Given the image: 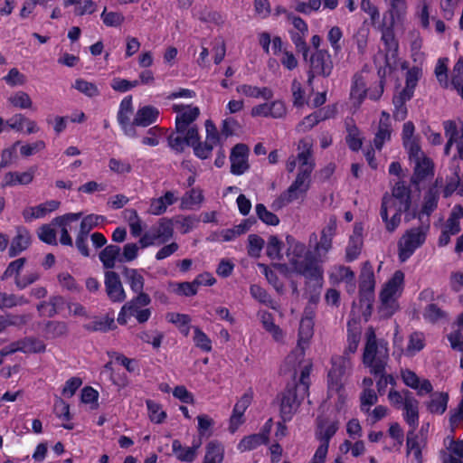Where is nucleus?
I'll use <instances>...</instances> for the list:
<instances>
[{
  "instance_id": "obj_1",
  "label": "nucleus",
  "mask_w": 463,
  "mask_h": 463,
  "mask_svg": "<svg viewBox=\"0 0 463 463\" xmlns=\"http://www.w3.org/2000/svg\"><path fill=\"white\" fill-rule=\"evenodd\" d=\"M411 190L403 182H397L392 194H385L382 199L380 215L386 230L393 232L401 222V215L411 207Z\"/></svg>"
},
{
  "instance_id": "obj_2",
  "label": "nucleus",
  "mask_w": 463,
  "mask_h": 463,
  "mask_svg": "<svg viewBox=\"0 0 463 463\" xmlns=\"http://www.w3.org/2000/svg\"><path fill=\"white\" fill-rule=\"evenodd\" d=\"M389 361V349L387 342L377 341L373 329L369 328L366 333V344L363 354V362L373 375L383 373L387 384L395 385L396 381L392 374L386 373Z\"/></svg>"
},
{
  "instance_id": "obj_3",
  "label": "nucleus",
  "mask_w": 463,
  "mask_h": 463,
  "mask_svg": "<svg viewBox=\"0 0 463 463\" xmlns=\"http://www.w3.org/2000/svg\"><path fill=\"white\" fill-rule=\"evenodd\" d=\"M298 150L297 160L299 162V167L293 183L308 191L311 184V173L315 168V162L312 158V144L302 139L298 143Z\"/></svg>"
},
{
  "instance_id": "obj_4",
  "label": "nucleus",
  "mask_w": 463,
  "mask_h": 463,
  "mask_svg": "<svg viewBox=\"0 0 463 463\" xmlns=\"http://www.w3.org/2000/svg\"><path fill=\"white\" fill-rule=\"evenodd\" d=\"M404 280V274L397 270L384 285L380 294V312L384 317H391L396 310V298L402 288Z\"/></svg>"
},
{
  "instance_id": "obj_5",
  "label": "nucleus",
  "mask_w": 463,
  "mask_h": 463,
  "mask_svg": "<svg viewBox=\"0 0 463 463\" xmlns=\"http://www.w3.org/2000/svg\"><path fill=\"white\" fill-rule=\"evenodd\" d=\"M306 385H288L280 395V416L284 422L292 419L307 396Z\"/></svg>"
},
{
  "instance_id": "obj_6",
  "label": "nucleus",
  "mask_w": 463,
  "mask_h": 463,
  "mask_svg": "<svg viewBox=\"0 0 463 463\" xmlns=\"http://www.w3.org/2000/svg\"><path fill=\"white\" fill-rule=\"evenodd\" d=\"M429 225L411 228L405 232L398 242L399 259L406 261L426 240Z\"/></svg>"
},
{
  "instance_id": "obj_7",
  "label": "nucleus",
  "mask_w": 463,
  "mask_h": 463,
  "mask_svg": "<svg viewBox=\"0 0 463 463\" xmlns=\"http://www.w3.org/2000/svg\"><path fill=\"white\" fill-rule=\"evenodd\" d=\"M314 335V321L311 317H302L299 323L298 339L296 348L288 355L287 362L292 364H300L305 356V351L309 346L310 339Z\"/></svg>"
},
{
  "instance_id": "obj_8",
  "label": "nucleus",
  "mask_w": 463,
  "mask_h": 463,
  "mask_svg": "<svg viewBox=\"0 0 463 463\" xmlns=\"http://www.w3.org/2000/svg\"><path fill=\"white\" fill-rule=\"evenodd\" d=\"M319 262L321 261L311 251H307L302 260H291V265L298 274L317 282L322 280L324 273Z\"/></svg>"
},
{
  "instance_id": "obj_9",
  "label": "nucleus",
  "mask_w": 463,
  "mask_h": 463,
  "mask_svg": "<svg viewBox=\"0 0 463 463\" xmlns=\"http://www.w3.org/2000/svg\"><path fill=\"white\" fill-rule=\"evenodd\" d=\"M382 41L385 46V67L380 69L378 73L381 78H384L387 73L397 68L398 43L394 38L392 30L390 27L383 31Z\"/></svg>"
},
{
  "instance_id": "obj_10",
  "label": "nucleus",
  "mask_w": 463,
  "mask_h": 463,
  "mask_svg": "<svg viewBox=\"0 0 463 463\" xmlns=\"http://www.w3.org/2000/svg\"><path fill=\"white\" fill-rule=\"evenodd\" d=\"M375 287L374 273L372 265L364 262L360 274V303L366 306L367 309H371L373 300V292Z\"/></svg>"
},
{
  "instance_id": "obj_11",
  "label": "nucleus",
  "mask_w": 463,
  "mask_h": 463,
  "mask_svg": "<svg viewBox=\"0 0 463 463\" xmlns=\"http://www.w3.org/2000/svg\"><path fill=\"white\" fill-rule=\"evenodd\" d=\"M173 110L177 114L175 118V130L177 134H184L185 131L197 128L194 122L200 115L198 107L175 104L173 106Z\"/></svg>"
},
{
  "instance_id": "obj_12",
  "label": "nucleus",
  "mask_w": 463,
  "mask_h": 463,
  "mask_svg": "<svg viewBox=\"0 0 463 463\" xmlns=\"http://www.w3.org/2000/svg\"><path fill=\"white\" fill-rule=\"evenodd\" d=\"M332 368L327 374L328 392L339 390L344 386L343 377L351 368V361L345 355H336L332 357Z\"/></svg>"
},
{
  "instance_id": "obj_13",
  "label": "nucleus",
  "mask_w": 463,
  "mask_h": 463,
  "mask_svg": "<svg viewBox=\"0 0 463 463\" xmlns=\"http://www.w3.org/2000/svg\"><path fill=\"white\" fill-rule=\"evenodd\" d=\"M134 109L132 104V97L128 96L122 99L118 111L117 119L120 125L124 134L129 137H137V133L134 120L130 118L133 116Z\"/></svg>"
},
{
  "instance_id": "obj_14",
  "label": "nucleus",
  "mask_w": 463,
  "mask_h": 463,
  "mask_svg": "<svg viewBox=\"0 0 463 463\" xmlns=\"http://www.w3.org/2000/svg\"><path fill=\"white\" fill-rule=\"evenodd\" d=\"M104 286L108 298L113 303H122L127 298V294L119 275L112 270L104 274Z\"/></svg>"
},
{
  "instance_id": "obj_15",
  "label": "nucleus",
  "mask_w": 463,
  "mask_h": 463,
  "mask_svg": "<svg viewBox=\"0 0 463 463\" xmlns=\"http://www.w3.org/2000/svg\"><path fill=\"white\" fill-rule=\"evenodd\" d=\"M309 66L317 76L326 78L332 73L334 63L327 51L317 50L310 57Z\"/></svg>"
},
{
  "instance_id": "obj_16",
  "label": "nucleus",
  "mask_w": 463,
  "mask_h": 463,
  "mask_svg": "<svg viewBox=\"0 0 463 463\" xmlns=\"http://www.w3.org/2000/svg\"><path fill=\"white\" fill-rule=\"evenodd\" d=\"M248 153L249 148L244 144H237L233 146L230 156L232 174L241 175L249 169Z\"/></svg>"
},
{
  "instance_id": "obj_17",
  "label": "nucleus",
  "mask_w": 463,
  "mask_h": 463,
  "mask_svg": "<svg viewBox=\"0 0 463 463\" xmlns=\"http://www.w3.org/2000/svg\"><path fill=\"white\" fill-rule=\"evenodd\" d=\"M198 139V128H193L184 134H177L176 130L167 138L168 146L176 153L184 152L185 146H191Z\"/></svg>"
},
{
  "instance_id": "obj_18",
  "label": "nucleus",
  "mask_w": 463,
  "mask_h": 463,
  "mask_svg": "<svg viewBox=\"0 0 463 463\" xmlns=\"http://www.w3.org/2000/svg\"><path fill=\"white\" fill-rule=\"evenodd\" d=\"M150 232L158 244L168 241L174 235V220L169 218L159 219L156 225H154Z\"/></svg>"
},
{
  "instance_id": "obj_19",
  "label": "nucleus",
  "mask_w": 463,
  "mask_h": 463,
  "mask_svg": "<svg viewBox=\"0 0 463 463\" xmlns=\"http://www.w3.org/2000/svg\"><path fill=\"white\" fill-rule=\"evenodd\" d=\"M338 429L337 421H330L326 419H317V430L316 432L317 438L321 441L319 446H324L328 451V445L331 438L335 434Z\"/></svg>"
},
{
  "instance_id": "obj_20",
  "label": "nucleus",
  "mask_w": 463,
  "mask_h": 463,
  "mask_svg": "<svg viewBox=\"0 0 463 463\" xmlns=\"http://www.w3.org/2000/svg\"><path fill=\"white\" fill-rule=\"evenodd\" d=\"M307 193V191L300 186L298 187L297 184L292 183L288 188L273 202L272 208L274 210L281 209L288 203L299 198H303Z\"/></svg>"
},
{
  "instance_id": "obj_21",
  "label": "nucleus",
  "mask_w": 463,
  "mask_h": 463,
  "mask_svg": "<svg viewBox=\"0 0 463 463\" xmlns=\"http://www.w3.org/2000/svg\"><path fill=\"white\" fill-rule=\"evenodd\" d=\"M31 243V234L24 227H17L16 235L12 240L8 255L13 258L25 250Z\"/></svg>"
},
{
  "instance_id": "obj_22",
  "label": "nucleus",
  "mask_w": 463,
  "mask_h": 463,
  "mask_svg": "<svg viewBox=\"0 0 463 463\" xmlns=\"http://www.w3.org/2000/svg\"><path fill=\"white\" fill-rule=\"evenodd\" d=\"M335 110L330 108L319 109L303 118L298 125L297 129L299 132H307L313 127L317 125L320 121L326 120L334 116Z\"/></svg>"
},
{
  "instance_id": "obj_23",
  "label": "nucleus",
  "mask_w": 463,
  "mask_h": 463,
  "mask_svg": "<svg viewBox=\"0 0 463 463\" xmlns=\"http://www.w3.org/2000/svg\"><path fill=\"white\" fill-rule=\"evenodd\" d=\"M363 244L362 228L355 226L345 248V259L347 262H352L360 256Z\"/></svg>"
},
{
  "instance_id": "obj_24",
  "label": "nucleus",
  "mask_w": 463,
  "mask_h": 463,
  "mask_svg": "<svg viewBox=\"0 0 463 463\" xmlns=\"http://www.w3.org/2000/svg\"><path fill=\"white\" fill-rule=\"evenodd\" d=\"M251 395L245 393L234 405L232 414L230 419V430L234 432L238 427L243 423V414L251 402Z\"/></svg>"
},
{
  "instance_id": "obj_25",
  "label": "nucleus",
  "mask_w": 463,
  "mask_h": 463,
  "mask_svg": "<svg viewBox=\"0 0 463 463\" xmlns=\"http://www.w3.org/2000/svg\"><path fill=\"white\" fill-rule=\"evenodd\" d=\"M405 405L404 419L413 430H416L419 423V402L413 397L412 393L404 390Z\"/></svg>"
},
{
  "instance_id": "obj_26",
  "label": "nucleus",
  "mask_w": 463,
  "mask_h": 463,
  "mask_svg": "<svg viewBox=\"0 0 463 463\" xmlns=\"http://www.w3.org/2000/svg\"><path fill=\"white\" fill-rule=\"evenodd\" d=\"M201 441H194L191 447H183L180 440L175 439L172 442V451L176 458L183 462H193L197 456V449Z\"/></svg>"
},
{
  "instance_id": "obj_27",
  "label": "nucleus",
  "mask_w": 463,
  "mask_h": 463,
  "mask_svg": "<svg viewBox=\"0 0 463 463\" xmlns=\"http://www.w3.org/2000/svg\"><path fill=\"white\" fill-rule=\"evenodd\" d=\"M159 116V111L153 106H144L140 108L134 118L136 127H148L155 123Z\"/></svg>"
},
{
  "instance_id": "obj_28",
  "label": "nucleus",
  "mask_w": 463,
  "mask_h": 463,
  "mask_svg": "<svg viewBox=\"0 0 463 463\" xmlns=\"http://www.w3.org/2000/svg\"><path fill=\"white\" fill-rule=\"evenodd\" d=\"M329 278L334 283L345 281L350 287L349 290H354V273L349 267H345L343 265L334 267L333 270L329 275Z\"/></svg>"
},
{
  "instance_id": "obj_29",
  "label": "nucleus",
  "mask_w": 463,
  "mask_h": 463,
  "mask_svg": "<svg viewBox=\"0 0 463 463\" xmlns=\"http://www.w3.org/2000/svg\"><path fill=\"white\" fill-rule=\"evenodd\" d=\"M34 170L33 168L26 172H8L5 175L2 186H14L17 184H28L33 180Z\"/></svg>"
},
{
  "instance_id": "obj_30",
  "label": "nucleus",
  "mask_w": 463,
  "mask_h": 463,
  "mask_svg": "<svg viewBox=\"0 0 463 463\" xmlns=\"http://www.w3.org/2000/svg\"><path fill=\"white\" fill-rule=\"evenodd\" d=\"M120 247L115 244L106 246L99 255V260L105 269H113L116 261L120 258Z\"/></svg>"
},
{
  "instance_id": "obj_31",
  "label": "nucleus",
  "mask_w": 463,
  "mask_h": 463,
  "mask_svg": "<svg viewBox=\"0 0 463 463\" xmlns=\"http://www.w3.org/2000/svg\"><path fill=\"white\" fill-rule=\"evenodd\" d=\"M122 274L134 293L144 290L145 279L137 269L125 267Z\"/></svg>"
},
{
  "instance_id": "obj_32",
  "label": "nucleus",
  "mask_w": 463,
  "mask_h": 463,
  "mask_svg": "<svg viewBox=\"0 0 463 463\" xmlns=\"http://www.w3.org/2000/svg\"><path fill=\"white\" fill-rule=\"evenodd\" d=\"M448 402L449 394L447 392H434L430 395V401L426 402L427 409L430 413L443 414Z\"/></svg>"
},
{
  "instance_id": "obj_33",
  "label": "nucleus",
  "mask_w": 463,
  "mask_h": 463,
  "mask_svg": "<svg viewBox=\"0 0 463 463\" xmlns=\"http://www.w3.org/2000/svg\"><path fill=\"white\" fill-rule=\"evenodd\" d=\"M268 442L267 434L256 433L244 437L238 444V449L241 452L249 451L257 449L262 444Z\"/></svg>"
},
{
  "instance_id": "obj_34",
  "label": "nucleus",
  "mask_w": 463,
  "mask_h": 463,
  "mask_svg": "<svg viewBox=\"0 0 463 463\" xmlns=\"http://www.w3.org/2000/svg\"><path fill=\"white\" fill-rule=\"evenodd\" d=\"M413 163L415 164V167L411 181L414 184L420 183L432 174V163L428 157L425 156L423 159L416 160Z\"/></svg>"
},
{
  "instance_id": "obj_35",
  "label": "nucleus",
  "mask_w": 463,
  "mask_h": 463,
  "mask_svg": "<svg viewBox=\"0 0 463 463\" xmlns=\"http://www.w3.org/2000/svg\"><path fill=\"white\" fill-rule=\"evenodd\" d=\"M411 99V97L402 92H399V94L393 96L392 104L394 106V110L392 114L395 120L402 121L406 118L408 114L406 102Z\"/></svg>"
},
{
  "instance_id": "obj_36",
  "label": "nucleus",
  "mask_w": 463,
  "mask_h": 463,
  "mask_svg": "<svg viewBox=\"0 0 463 463\" xmlns=\"http://www.w3.org/2000/svg\"><path fill=\"white\" fill-rule=\"evenodd\" d=\"M442 125L446 138L455 144L462 136L463 123L449 119L443 121Z\"/></svg>"
},
{
  "instance_id": "obj_37",
  "label": "nucleus",
  "mask_w": 463,
  "mask_h": 463,
  "mask_svg": "<svg viewBox=\"0 0 463 463\" xmlns=\"http://www.w3.org/2000/svg\"><path fill=\"white\" fill-rule=\"evenodd\" d=\"M223 453V448L220 443L211 441L206 447V453L203 463H222Z\"/></svg>"
},
{
  "instance_id": "obj_38",
  "label": "nucleus",
  "mask_w": 463,
  "mask_h": 463,
  "mask_svg": "<svg viewBox=\"0 0 463 463\" xmlns=\"http://www.w3.org/2000/svg\"><path fill=\"white\" fill-rule=\"evenodd\" d=\"M115 327L116 326L114 318L109 317L108 316L100 318H96L84 326V328L86 330L91 332H107L109 330L114 329Z\"/></svg>"
},
{
  "instance_id": "obj_39",
  "label": "nucleus",
  "mask_w": 463,
  "mask_h": 463,
  "mask_svg": "<svg viewBox=\"0 0 463 463\" xmlns=\"http://www.w3.org/2000/svg\"><path fill=\"white\" fill-rule=\"evenodd\" d=\"M420 76V69H419L418 67H412L411 69H410L406 73L405 87L401 92L412 98L414 94V90L417 86V83Z\"/></svg>"
},
{
  "instance_id": "obj_40",
  "label": "nucleus",
  "mask_w": 463,
  "mask_h": 463,
  "mask_svg": "<svg viewBox=\"0 0 463 463\" xmlns=\"http://www.w3.org/2000/svg\"><path fill=\"white\" fill-rule=\"evenodd\" d=\"M27 303L28 300L23 296L0 292V309H8Z\"/></svg>"
},
{
  "instance_id": "obj_41",
  "label": "nucleus",
  "mask_w": 463,
  "mask_h": 463,
  "mask_svg": "<svg viewBox=\"0 0 463 463\" xmlns=\"http://www.w3.org/2000/svg\"><path fill=\"white\" fill-rule=\"evenodd\" d=\"M26 263L25 258H19L13 261H11L5 270L4 271L3 275L1 276L2 280L8 279L10 278H14V280L18 278H21V271L24 267V264Z\"/></svg>"
},
{
  "instance_id": "obj_42",
  "label": "nucleus",
  "mask_w": 463,
  "mask_h": 463,
  "mask_svg": "<svg viewBox=\"0 0 463 463\" xmlns=\"http://www.w3.org/2000/svg\"><path fill=\"white\" fill-rule=\"evenodd\" d=\"M346 143L353 151H358L363 145L360 131L354 124L346 123Z\"/></svg>"
},
{
  "instance_id": "obj_43",
  "label": "nucleus",
  "mask_w": 463,
  "mask_h": 463,
  "mask_svg": "<svg viewBox=\"0 0 463 463\" xmlns=\"http://www.w3.org/2000/svg\"><path fill=\"white\" fill-rule=\"evenodd\" d=\"M287 242L289 247L287 250V256L288 258V261L291 264V260L297 259L300 260L303 256L305 257L306 246L305 244L296 241L293 237L287 236Z\"/></svg>"
},
{
  "instance_id": "obj_44",
  "label": "nucleus",
  "mask_w": 463,
  "mask_h": 463,
  "mask_svg": "<svg viewBox=\"0 0 463 463\" xmlns=\"http://www.w3.org/2000/svg\"><path fill=\"white\" fill-rule=\"evenodd\" d=\"M283 242L275 235L269 238L266 253L269 258L275 260H281L283 255L281 253Z\"/></svg>"
},
{
  "instance_id": "obj_45",
  "label": "nucleus",
  "mask_w": 463,
  "mask_h": 463,
  "mask_svg": "<svg viewBox=\"0 0 463 463\" xmlns=\"http://www.w3.org/2000/svg\"><path fill=\"white\" fill-rule=\"evenodd\" d=\"M451 84L463 99V58L460 57L455 63L452 71Z\"/></svg>"
},
{
  "instance_id": "obj_46",
  "label": "nucleus",
  "mask_w": 463,
  "mask_h": 463,
  "mask_svg": "<svg viewBox=\"0 0 463 463\" xmlns=\"http://www.w3.org/2000/svg\"><path fill=\"white\" fill-rule=\"evenodd\" d=\"M173 220L174 223L178 225L183 234L190 232L192 230L197 227L198 223L200 222V218L195 215L177 216Z\"/></svg>"
},
{
  "instance_id": "obj_47",
  "label": "nucleus",
  "mask_w": 463,
  "mask_h": 463,
  "mask_svg": "<svg viewBox=\"0 0 463 463\" xmlns=\"http://www.w3.org/2000/svg\"><path fill=\"white\" fill-rule=\"evenodd\" d=\"M333 247V240L320 236L319 241H317L314 246V252H312L321 262L327 260V253Z\"/></svg>"
},
{
  "instance_id": "obj_48",
  "label": "nucleus",
  "mask_w": 463,
  "mask_h": 463,
  "mask_svg": "<svg viewBox=\"0 0 463 463\" xmlns=\"http://www.w3.org/2000/svg\"><path fill=\"white\" fill-rule=\"evenodd\" d=\"M250 293L256 300L264 304L270 308H276V302L272 299L270 295L259 285H251Z\"/></svg>"
},
{
  "instance_id": "obj_49",
  "label": "nucleus",
  "mask_w": 463,
  "mask_h": 463,
  "mask_svg": "<svg viewBox=\"0 0 463 463\" xmlns=\"http://www.w3.org/2000/svg\"><path fill=\"white\" fill-rule=\"evenodd\" d=\"M425 346V337L421 332H413L410 335L409 343L406 348L408 354H414Z\"/></svg>"
},
{
  "instance_id": "obj_50",
  "label": "nucleus",
  "mask_w": 463,
  "mask_h": 463,
  "mask_svg": "<svg viewBox=\"0 0 463 463\" xmlns=\"http://www.w3.org/2000/svg\"><path fill=\"white\" fill-rule=\"evenodd\" d=\"M258 218L267 225L276 226L279 223V217L267 210L266 206L262 203H258L255 207Z\"/></svg>"
},
{
  "instance_id": "obj_51",
  "label": "nucleus",
  "mask_w": 463,
  "mask_h": 463,
  "mask_svg": "<svg viewBox=\"0 0 463 463\" xmlns=\"http://www.w3.org/2000/svg\"><path fill=\"white\" fill-rule=\"evenodd\" d=\"M392 128L384 123L379 124L377 132L373 138V145L376 149L381 150L383 144L391 139Z\"/></svg>"
},
{
  "instance_id": "obj_52",
  "label": "nucleus",
  "mask_w": 463,
  "mask_h": 463,
  "mask_svg": "<svg viewBox=\"0 0 463 463\" xmlns=\"http://www.w3.org/2000/svg\"><path fill=\"white\" fill-rule=\"evenodd\" d=\"M407 10L406 0H392L389 13L391 15L390 25L392 26L395 20H400L405 15Z\"/></svg>"
},
{
  "instance_id": "obj_53",
  "label": "nucleus",
  "mask_w": 463,
  "mask_h": 463,
  "mask_svg": "<svg viewBox=\"0 0 463 463\" xmlns=\"http://www.w3.org/2000/svg\"><path fill=\"white\" fill-rule=\"evenodd\" d=\"M248 241L249 244L247 250L249 256L252 258H259L265 244L264 240L257 234H250L248 237Z\"/></svg>"
},
{
  "instance_id": "obj_54",
  "label": "nucleus",
  "mask_w": 463,
  "mask_h": 463,
  "mask_svg": "<svg viewBox=\"0 0 463 463\" xmlns=\"http://www.w3.org/2000/svg\"><path fill=\"white\" fill-rule=\"evenodd\" d=\"M106 218L103 215L89 214L84 217L80 222V231L81 233L89 235L90 232L97 227L100 222H103Z\"/></svg>"
},
{
  "instance_id": "obj_55",
  "label": "nucleus",
  "mask_w": 463,
  "mask_h": 463,
  "mask_svg": "<svg viewBox=\"0 0 463 463\" xmlns=\"http://www.w3.org/2000/svg\"><path fill=\"white\" fill-rule=\"evenodd\" d=\"M446 313L441 310L436 304H429L424 311L423 317L430 323H437L444 318H446Z\"/></svg>"
},
{
  "instance_id": "obj_56",
  "label": "nucleus",
  "mask_w": 463,
  "mask_h": 463,
  "mask_svg": "<svg viewBox=\"0 0 463 463\" xmlns=\"http://www.w3.org/2000/svg\"><path fill=\"white\" fill-rule=\"evenodd\" d=\"M68 327L64 322L50 321L45 326V334L52 338L62 336L67 334Z\"/></svg>"
},
{
  "instance_id": "obj_57",
  "label": "nucleus",
  "mask_w": 463,
  "mask_h": 463,
  "mask_svg": "<svg viewBox=\"0 0 463 463\" xmlns=\"http://www.w3.org/2000/svg\"><path fill=\"white\" fill-rule=\"evenodd\" d=\"M361 410L364 412L370 411L371 406L378 402V396L372 388H364L360 395Z\"/></svg>"
},
{
  "instance_id": "obj_58",
  "label": "nucleus",
  "mask_w": 463,
  "mask_h": 463,
  "mask_svg": "<svg viewBox=\"0 0 463 463\" xmlns=\"http://www.w3.org/2000/svg\"><path fill=\"white\" fill-rule=\"evenodd\" d=\"M407 449L408 453H413L418 463H422L421 448L419 444L418 437L414 434L413 430H410L407 434Z\"/></svg>"
},
{
  "instance_id": "obj_59",
  "label": "nucleus",
  "mask_w": 463,
  "mask_h": 463,
  "mask_svg": "<svg viewBox=\"0 0 463 463\" xmlns=\"http://www.w3.org/2000/svg\"><path fill=\"white\" fill-rule=\"evenodd\" d=\"M104 24L109 27H118L120 26L124 21L125 17L121 13L118 12H108L107 8H104L103 12L100 15Z\"/></svg>"
},
{
  "instance_id": "obj_60",
  "label": "nucleus",
  "mask_w": 463,
  "mask_h": 463,
  "mask_svg": "<svg viewBox=\"0 0 463 463\" xmlns=\"http://www.w3.org/2000/svg\"><path fill=\"white\" fill-rule=\"evenodd\" d=\"M24 353H43L46 349V345L42 340L37 338H25L21 340Z\"/></svg>"
},
{
  "instance_id": "obj_61",
  "label": "nucleus",
  "mask_w": 463,
  "mask_h": 463,
  "mask_svg": "<svg viewBox=\"0 0 463 463\" xmlns=\"http://www.w3.org/2000/svg\"><path fill=\"white\" fill-rule=\"evenodd\" d=\"M73 88L90 98L96 97L99 94V89L94 83L82 79H77Z\"/></svg>"
},
{
  "instance_id": "obj_62",
  "label": "nucleus",
  "mask_w": 463,
  "mask_h": 463,
  "mask_svg": "<svg viewBox=\"0 0 463 463\" xmlns=\"http://www.w3.org/2000/svg\"><path fill=\"white\" fill-rule=\"evenodd\" d=\"M194 149V155L200 159H207L212 155V151L213 149V146L207 143L206 141L201 142L200 136L198 135V139L194 141V145L191 146Z\"/></svg>"
},
{
  "instance_id": "obj_63",
  "label": "nucleus",
  "mask_w": 463,
  "mask_h": 463,
  "mask_svg": "<svg viewBox=\"0 0 463 463\" xmlns=\"http://www.w3.org/2000/svg\"><path fill=\"white\" fill-rule=\"evenodd\" d=\"M109 168L110 171L118 175L129 174L132 171V165L128 160H122L115 157L109 159Z\"/></svg>"
},
{
  "instance_id": "obj_64",
  "label": "nucleus",
  "mask_w": 463,
  "mask_h": 463,
  "mask_svg": "<svg viewBox=\"0 0 463 463\" xmlns=\"http://www.w3.org/2000/svg\"><path fill=\"white\" fill-rule=\"evenodd\" d=\"M10 103L19 109H30L33 101L30 96L24 91H17L9 98Z\"/></svg>"
}]
</instances>
